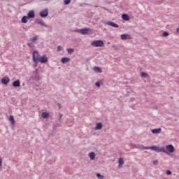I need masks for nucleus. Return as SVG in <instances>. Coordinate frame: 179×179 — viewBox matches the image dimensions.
Masks as SVG:
<instances>
[{
  "label": "nucleus",
  "instance_id": "obj_40",
  "mask_svg": "<svg viewBox=\"0 0 179 179\" xmlns=\"http://www.w3.org/2000/svg\"><path fill=\"white\" fill-rule=\"evenodd\" d=\"M45 1H50V0H45Z\"/></svg>",
  "mask_w": 179,
  "mask_h": 179
},
{
  "label": "nucleus",
  "instance_id": "obj_20",
  "mask_svg": "<svg viewBox=\"0 0 179 179\" xmlns=\"http://www.w3.org/2000/svg\"><path fill=\"white\" fill-rule=\"evenodd\" d=\"M50 115V113H47V112H42L41 113V117L42 118H48Z\"/></svg>",
  "mask_w": 179,
  "mask_h": 179
},
{
  "label": "nucleus",
  "instance_id": "obj_29",
  "mask_svg": "<svg viewBox=\"0 0 179 179\" xmlns=\"http://www.w3.org/2000/svg\"><path fill=\"white\" fill-rule=\"evenodd\" d=\"M37 40V36H34V38H30V41L31 43H35V41Z\"/></svg>",
  "mask_w": 179,
  "mask_h": 179
},
{
  "label": "nucleus",
  "instance_id": "obj_2",
  "mask_svg": "<svg viewBox=\"0 0 179 179\" xmlns=\"http://www.w3.org/2000/svg\"><path fill=\"white\" fill-rule=\"evenodd\" d=\"M41 78H40V75L38 74V70L33 71L32 76L29 78V82L31 83H36V82H39Z\"/></svg>",
  "mask_w": 179,
  "mask_h": 179
},
{
  "label": "nucleus",
  "instance_id": "obj_39",
  "mask_svg": "<svg viewBox=\"0 0 179 179\" xmlns=\"http://www.w3.org/2000/svg\"><path fill=\"white\" fill-rule=\"evenodd\" d=\"M28 45H29V47H31V45L30 43H28Z\"/></svg>",
  "mask_w": 179,
  "mask_h": 179
},
{
  "label": "nucleus",
  "instance_id": "obj_3",
  "mask_svg": "<svg viewBox=\"0 0 179 179\" xmlns=\"http://www.w3.org/2000/svg\"><path fill=\"white\" fill-rule=\"evenodd\" d=\"M76 32L80 33V34H83V36H86V34H92V29L86 27L83 29H76Z\"/></svg>",
  "mask_w": 179,
  "mask_h": 179
},
{
  "label": "nucleus",
  "instance_id": "obj_16",
  "mask_svg": "<svg viewBox=\"0 0 179 179\" xmlns=\"http://www.w3.org/2000/svg\"><path fill=\"white\" fill-rule=\"evenodd\" d=\"M29 17L27 15H24L22 17L21 19V22L22 23H27V22H29Z\"/></svg>",
  "mask_w": 179,
  "mask_h": 179
},
{
  "label": "nucleus",
  "instance_id": "obj_31",
  "mask_svg": "<svg viewBox=\"0 0 179 179\" xmlns=\"http://www.w3.org/2000/svg\"><path fill=\"white\" fill-rule=\"evenodd\" d=\"M101 83V82L100 81H98L96 83H95V85L97 87H100V84Z\"/></svg>",
  "mask_w": 179,
  "mask_h": 179
},
{
  "label": "nucleus",
  "instance_id": "obj_37",
  "mask_svg": "<svg viewBox=\"0 0 179 179\" xmlns=\"http://www.w3.org/2000/svg\"><path fill=\"white\" fill-rule=\"evenodd\" d=\"M57 106H58L59 108H61V107H62V106L61 105V103H57Z\"/></svg>",
  "mask_w": 179,
  "mask_h": 179
},
{
  "label": "nucleus",
  "instance_id": "obj_36",
  "mask_svg": "<svg viewBox=\"0 0 179 179\" xmlns=\"http://www.w3.org/2000/svg\"><path fill=\"white\" fill-rule=\"evenodd\" d=\"M62 118V114L59 113V120L61 121Z\"/></svg>",
  "mask_w": 179,
  "mask_h": 179
},
{
  "label": "nucleus",
  "instance_id": "obj_14",
  "mask_svg": "<svg viewBox=\"0 0 179 179\" xmlns=\"http://www.w3.org/2000/svg\"><path fill=\"white\" fill-rule=\"evenodd\" d=\"M13 87H19L20 86V80H17L13 83Z\"/></svg>",
  "mask_w": 179,
  "mask_h": 179
},
{
  "label": "nucleus",
  "instance_id": "obj_25",
  "mask_svg": "<svg viewBox=\"0 0 179 179\" xmlns=\"http://www.w3.org/2000/svg\"><path fill=\"white\" fill-rule=\"evenodd\" d=\"M71 1L72 0H63V3L64 5H69V3H71Z\"/></svg>",
  "mask_w": 179,
  "mask_h": 179
},
{
  "label": "nucleus",
  "instance_id": "obj_28",
  "mask_svg": "<svg viewBox=\"0 0 179 179\" xmlns=\"http://www.w3.org/2000/svg\"><path fill=\"white\" fill-rule=\"evenodd\" d=\"M96 177L97 178H99V179H103L104 178V176L100 174V173H96Z\"/></svg>",
  "mask_w": 179,
  "mask_h": 179
},
{
  "label": "nucleus",
  "instance_id": "obj_11",
  "mask_svg": "<svg viewBox=\"0 0 179 179\" xmlns=\"http://www.w3.org/2000/svg\"><path fill=\"white\" fill-rule=\"evenodd\" d=\"M27 16L29 17V19L34 18L36 16V14L34 13V10H29Z\"/></svg>",
  "mask_w": 179,
  "mask_h": 179
},
{
  "label": "nucleus",
  "instance_id": "obj_26",
  "mask_svg": "<svg viewBox=\"0 0 179 179\" xmlns=\"http://www.w3.org/2000/svg\"><path fill=\"white\" fill-rule=\"evenodd\" d=\"M141 78H148V75L146 73L142 72L141 73Z\"/></svg>",
  "mask_w": 179,
  "mask_h": 179
},
{
  "label": "nucleus",
  "instance_id": "obj_13",
  "mask_svg": "<svg viewBox=\"0 0 179 179\" xmlns=\"http://www.w3.org/2000/svg\"><path fill=\"white\" fill-rule=\"evenodd\" d=\"M94 71L96 73H101L103 72V70H101V68H100L99 66H94Z\"/></svg>",
  "mask_w": 179,
  "mask_h": 179
},
{
  "label": "nucleus",
  "instance_id": "obj_23",
  "mask_svg": "<svg viewBox=\"0 0 179 179\" xmlns=\"http://www.w3.org/2000/svg\"><path fill=\"white\" fill-rule=\"evenodd\" d=\"M120 37L122 40H127V38H128V35L124 34H122Z\"/></svg>",
  "mask_w": 179,
  "mask_h": 179
},
{
  "label": "nucleus",
  "instance_id": "obj_24",
  "mask_svg": "<svg viewBox=\"0 0 179 179\" xmlns=\"http://www.w3.org/2000/svg\"><path fill=\"white\" fill-rule=\"evenodd\" d=\"M119 166H122L124 164V159L122 158H120L118 161Z\"/></svg>",
  "mask_w": 179,
  "mask_h": 179
},
{
  "label": "nucleus",
  "instance_id": "obj_7",
  "mask_svg": "<svg viewBox=\"0 0 179 179\" xmlns=\"http://www.w3.org/2000/svg\"><path fill=\"white\" fill-rule=\"evenodd\" d=\"M41 17H47L48 16V8H44L39 13Z\"/></svg>",
  "mask_w": 179,
  "mask_h": 179
},
{
  "label": "nucleus",
  "instance_id": "obj_21",
  "mask_svg": "<svg viewBox=\"0 0 179 179\" xmlns=\"http://www.w3.org/2000/svg\"><path fill=\"white\" fill-rule=\"evenodd\" d=\"M122 19L123 20H129V15H128L127 14H122Z\"/></svg>",
  "mask_w": 179,
  "mask_h": 179
},
{
  "label": "nucleus",
  "instance_id": "obj_19",
  "mask_svg": "<svg viewBox=\"0 0 179 179\" xmlns=\"http://www.w3.org/2000/svg\"><path fill=\"white\" fill-rule=\"evenodd\" d=\"M89 156L91 160H94V159H96V153H94V152H91L89 154Z\"/></svg>",
  "mask_w": 179,
  "mask_h": 179
},
{
  "label": "nucleus",
  "instance_id": "obj_9",
  "mask_svg": "<svg viewBox=\"0 0 179 179\" xmlns=\"http://www.w3.org/2000/svg\"><path fill=\"white\" fill-rule=\"evenodd\" d=\"M35 23L40 24L41 26H43V27H47V25L44 23V21L40 19L35 20Z\"/></svg>",
  "mask_w": 179,
  "mask_h": 179
},
{
  "label": "nucleus",
  "instance_id": "obj_18",
  "mask_svg": "<svg viewBox=\"0 0 179 179\" xmlns=\"http://www.w3.org/2000/svg\"><path fill=\"white\" fill-rule=\"evenodd\" d=\"M69 61H71L69 57H63L61 59L62 64H66V62H69Z\"/></svg>",
  "mask_w": 179,
  "mask_h": 179
},
{
  "label": "nucleus",
  "instance_id": "obj_34",
  "mask_svg": "<svg viewBox=\"0 0 179 179\" xmlns=\"http://www.w3.org/2000/svg\"><path fill=\"white\" fill-rule=\"evenodd\" d=\"M0 169H2V158L0 157Z\"/></svg>",
  "mask_w": 179,
  "mask_h": 179
},
{
  "label": "nucleus",
  "instance_id": "obj_1",
  "mask_svg": "<svg viewBox=\"0 0 179 179\" xmlns=\"http://www.w3.org/2000/svg\"><path fill=\"white\" fill-rule=\"evenodd\" d=\"M134 148H136V149H141L143 150H152L153 152H157V153H160V152H162L163 153H167V151L164 149V148H160L157 147V145H152L150 147H145L143 145H134Z\"/></svg>",
  "mask_w": 179,
  "mask_h": 179
},
{
  "label": "nucleus",
  "instance_id": "obj_35",
  "mask_svg": "<svg viewBox=\"0 0 179 179\" xmlns=\"http://www.w3.org/2000/svg\"><path fill=\"white\" fill-rule=\"evenodd\" d=\"M159 163V161H157V160H155V161H154L153 162V164L155 165V166H157V164Z\"/></svg>",
  "mask_w": 179,
  "mask_h": 179
},
{
  "label": "nucleus",
  "instance_id": "obj_4",
  "mask_svg": "<svg viewBox=\"0 0 179 179\" xmlns=\"http://www.w3.org/2000/svg\"><path fill=\"white\" fill-rule=\"evenodd\" d=\"M92 47H103L104 45V42L101 40H96L92 43Z\"/></svg>",
  "mask_w": 179,
  "mask_h": 179
},
{
  "label": "nucleus",
  "instance_id": "obj_22",
  "mask_svg": "<svg viewBox=\"0 0 179 179\" xmlns=\"http://www.w3.org/2000/svg\"><path fill=\"white\" fill-rule=\"evenodd\" d=\"M9 121L11 122V125H15V117L13 115L9 117Z\"/></svg>",
  "mask_w": 179,
  "mask_h": 179
},
{
  "label": "nucleus",
  "instance_id": "obj_6",
  "mask_svg": "<svg viewBox=\"0 0 179 179\" xmlns=\"http://www.w3.org/2000/svg\"><path fill=\"white\" fill-rule=\"evenodd\" d=\"M38 58H40V55H38V52L37 50L34 51L33 61L35 64H37V62H38Z\"/></svg>",
  "mask_w": 179,
  "mask_h": 179
},
{
  "label": "nucleus",
  "instance_id": "obj_10",
  "mask_svg": "<svg viewBox=\"0 0 179 179\" xmlns=\"http://www.w3.org/2000/svg\"><path fill=\"white\" fill-rule=\"evenodd\" d=\"M166 149L169 153H173L174 152V146H173V145H166Z\"/></svg>",
  "mask_w": 179,
  "mask_h": 179
},
{
  "label": "nucleus",
  "instance_id": "obj_12",
  "mask_svg": "<svg viewBox=\"0 0 179 179\" xmlns=\"http://www.w3.org/2000/svg\"><path fill=\"white\" fill-rule=\"evenodd\" d=\"M10 80L8 78V77H4L1 79V83H3V85H8Z\"/></svg>",
  "mask_w": 179,
  "mask_h": 179
},
{
  "label": "nucleus",
  "instance_id": "obj_17",
  "mask_svg": "<svg viewBox=\"0 0 179 179\" xmlns=\"http://www.w3.org/2000/svg\"><path fill=\"white\" fill-rule=\"evenodd\" d=\"M101 128H103V123L102 122L96 123V127H95V129L96 130H100V129H101Z\"/></svg>",
  "mask_w": 179,
  "mask_h": 179
},
{
  "label": "nucleus",
  "instance_id": "obj_33",
  "mask_svg": "<svg viewBox=\"0 0 179 179\" xmlns=\"http://www.w3.org/2000/svg\"><path fill=\"white\" fill-rule=\"evenodd\" d=\"M61 50H62V47L61 45H58L57 46V51L59 52V51H61Z\"/></svg>",
  "mask_w": 179,
  "mask_h": 179
},
{
  "label": "nucleus",
  "instance_id": "obj_32",
  "mask_svg": "<svg viewBox=\"0 0 179 179\" xmlns=\"http://www.w3.org/2000/svg\"><path fill=\"white\" fill-rule=\"evenodd\" d=\"M166 174H167V176H171V171L170 170L166 171Z\"/></svg>",
  "mask_w": 179,
  "mask_h": 179
},
{
  "label": "nucleus",
  "instance_id": "obj_30",
  "mask_svg": "<svg viewBox=\"0 0 179 179\" xmlns=\"http://www.w3.org/2000/svg\"><path fill=\"white\" fill-rule=\"evenodd\" d=\"M162 36L163 37H167V36H169V34L167 31H164L163 34H162Z\"/></svg>",
  "mask_w": 179,
  "mask_h": 179
},
{
  "label": "nucleus",
  "instance_id": "obj_8",
  "mask_svg": "<svg viewBox=\"0 0 179 179\" xmlns=\"http://www.w3.org/2000/svg\"><path fill=\"white\" fill-rule=\"evenodd\" d=\"M38 61L41 62V64H45V62H48V58H47L45 56H42L38 59Z\"/></svg>",
  "mask_w": 179,
  "mask_h": 179
},
{
  "label": "nucleus",
  "instance_id": "obj_15",
  "mask_svg": "<svg viewBox=\"0 0 179 179\" xmlns=\"http://www.w3.org/2000/svg\"><path fill=\"white\" fill-rule=\"evenodd\" d=\"M152 134H160L162 132V128L158 129H152Z\"/></svg>",
  "mask_w": 179,
  "mask_h": 179
},
{
  "label": "nucleus",
  "instance_id": "obj_27",
  "mask_svg": "<svg viewBox=\"0 0 179 179\" xmlns=\"http://www.w3.org/2000/svg\"><path fill=\"white\" fill-rule=\"evenodd\" d=\"M73 51H75V50L72 49V48H67V52L68 54H72V52H73Z\"/></svg>",
  "mask_w": 179,
  "mask_h": 179
},
{
  "label": "nucleus",
  "instance_id": "obj_38",
  "mask_svg": "<svg viewBox=\"0 0 179 179\" xmlns=\"http://www.w3.org/2000/svg\"><path fill=\"white\" fill-rule=\"evenodd\" d=\"M176 31L177 33H179V28H177Z\"/></svg>",
  "mask_w": 179,
  "mask_h": 179
},
{
  "label": "nucleus",
  "instance_id": "obj_5",
  "mask_svg": "<svg viewBox=\"0 0 179 179\" xmlns=\"http://www.w3.org/2000/svg\"><path fill=\"white\" fill-rule=\"evenodd\" d=\"M104 26H110L111 27L118 28L120 26L112 21H104L103 22Z\"/></svg>",
  "mask_w": 179,
  "mask_h": 179
}]
</instances>
